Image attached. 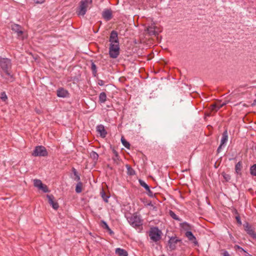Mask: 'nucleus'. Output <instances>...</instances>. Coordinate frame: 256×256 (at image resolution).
<instances>
[{
    "instance_id": "obj_1",
    "label": "nucleus",
    "mask_w": 256,
    "mask_h": 256,
    "mask_svg": "<svg viewBox=\"0 0 256 256\" xmlns=\"http://www.w3.org/2000/svg\"><path fill=\"white\" fill-rule=\"evenodd\" d=\"M92 6V0H82L77 8L76 14L78 16H84L88 10Z\"/></svg>"
},
{
    "instance_id": "obj_2",
    "label": "nucleus",
    "mask_w": 256,
    "mask_h": 256,
    "mask_svg": "<svg viewBox=\"0 0 256 256\" xmlns=\"http://www.w3.org/2000/svg\"><path fill=\"white\" fill-rule=\"evenodd\" d=\"M0 66L4 73L5 76H4L6 78H8L6 76L12 78V76L8 70L11 66L10 60L8 58H1L0 60Z\"/></svg>"
},
{
    "instance_id": "obj_3",
    "label": "nucleus",
    "mask_w": 256,
    "mask_h": 256,
    "mask_svg": "<svg viewBox=\"0 0 256 256\" xmlns=\"http://www.w3.org/2000/svg\"><path fill=\"white\" fill-rule=\"evenodd\" d=\"M162 232L156 227L151 228L149 232L150 238L154 242L160 240Z\"/></svg>"
},
{
    "instance_id": "obj_4",
    "label": "nucleus",
    "mask_w": 256,
    "mask_h": 256,
    "mask_svg": "<svg viewBox=\"0 0 256 256\" xmlns=\"http://www.w3.org/2000/svg\"><path fill=\"white\" fill-rule=\"evenodd\" d=\"M120 54L119 44H110L109 55L111 58H116Z\"/></svg>"
},
{
    "instance_id": "obj_5",
    "label": "nucleus",
    "mask_w": 256,
    "mask_h": 256,
    "mask_svg": "<svg viewBox=\"0 0 256 256\" xmlns=\"http://www.w3.org/2000/svg\"><path fill=\"white\" fill-rule=\"evenodd\" d=\"M129 224L133 227L138 228L142 224L140 217L137 215L133 214L128 218Z\"/></svg>"
},
{
    "instance_id": "obj_6",
    "label": "nucleus",
    "mask_w": 256,
    "mask_h": 256,
    "mask_svg": "<svg viewBox=\"0 0 256 256\" xmlns=\"http://www.w3.org/2000/svg\"><path fill=\"white\" fill-rule=\"evenodd\" d=\"M48 155V152L46 148L43 146H36L33 153L32 156H45Z\"/></svg>"
},
{
    "instance_id": "obj_7",
    "label": "nucleus",
    "mask_w": 256,
    "mask_h": 256,
    "mask_svg": "<svg viewBox=\"0 0 256 256\" xmlns=\"http://www.w3.org/2000/svg\"><path fill=\"white\" fill-rule=\"evenodd\" d=\"M180 242L181 240L178 239L176 237H171L168 242V250H174L176 248L178 243Z\"/></svg>"
},
{
    "instance_id": "obj_8",
    "label": "nucleus",
    "mask_w": 256,
    "mask_h": 256,
    "mask_svg": "<svg viewBox=\"0 0 256 256\" xmlns=\"http://www.w3.org/2000/svg\"><path fill=\"white\" fill-rule=\"evenodd\" d=\"M146 30L150 35L156 36L162 32V29L156 26L154 24H152L146 28Z\"/></svg>"
},
{
    "instance_id": "obj_9",
    "label": "nucleus",
    "mask_w": 256,
    "mask_h": 256,
    "mask_svg": "<svg viewBox=\"0 0 256 256\" xmlns=\"http://www.w3.org/2000/svg\"><path fill=\"white\" fill-rule=\"evenodd\" d=\"M34 185L39 190H42L44 192H48V186L43 184L40 180L35 179L34 180Z\"/></svg>"
},
{
    "instance_id": "obj_10",
    "label": "nucleus",
    "mask_w": 256,
    "mask_h": 256,
    "mask_svg": "<svg viewBox=\"0 0 256 256\" xmlns=\"http://www.w3.org/2000/svg\"><path fill=\"white\" fill-rule=\"evenodd\" d=\"M12 29L13 31L17 33L18 36L21 39L24 38L23 36L24 32L22 28L18 24H14L12 25Z\"/></svg>"
},
{
    "instance_id": "obj_11",
    "label": "nucleus",
    "mask_w": 256,
    "mask_h": 256,
    "mask_svg": "<svg viewBox=\"0 0 256 256\" xmlns=\"http://www.w3.org/2000/svg\"><path fill=\"white\" fill-rule=\"evenodd\" d=\"M244 230L247 234L251 236L252 238L256 240V233L254 232L253 228L248 223H246L244 225Z\"/></svg>"
},
{
    "instance_id": "obj_12",
    "label": "nucleus",
    "mask_w": 256,
    "mask_h": 256,
    "mask_svg": "<svg viewBox=\"0 0 256 256\" xmlns=\"http://www.w3.org/2000/svg\"><path fill=\"white\" fill-rule=\"evenodd\" d=\"M228 132H227V131L226 130L222 134V138L220 140V144L217 150V151L218 152H220L222 146L226 143V142H228Z\"/></svg>"
},
{
    "instance_id": "obj_13",
    "label": "nucleus",
    "mask_w": 256,
    "mask_h": 256,
    "mask_svg": "<svg viewBox=\"0 0 256 256\" xmlns=\"http://www.w3.org/2000/svg\"><path fill=\"white\" fill-rule=\"evenodd\" d=\"M47 198L48 200L49 204L52 206V208L54 210H57L58 207V203L54 200V197L52 195H47Z\"/></svg>"
},
{
    "instance_id": "obj_14",
    "label": "nucleus",
    "mask_w": 256,
    "mask_h": 256,
    "mask_svg": "<svg viewBox=\"0 0 256 256\" xmlns=\"http://www.w3.org/2000/svg\"><path fill=\"white\" fill-rule=\"evenodd\" d=\"M109 41L110 44H119L118 33L116 31L112 30L111 32Z\"/></svg>"
},
{
    "instance_id": "obj_15",
    "label": "nucleus",
    "mask_w": 256,
    "mask_h": 256,
    "mask_svg": "<svg viewBox=\"0 0 256 256\" xmlns=\"http://www.w3.org/2000/svg\"><path fill=\"white\" fill-rule=\"evenodd\" d=\"M225 104H226L224 102L222 103L220 102H218L215 104H214L211 105L210 110L212 111H214V112H216L220 108H222Z\"/></svg>"
},
{
    "instance_id": "obj_16",
    "label": "nucleus",
    "mask_w": 256,
    "mask_h": 256,
    "mask_svg": "<svg viewBox=\"0 0 256 256\" xmlns=\"http://www.w3.org/2000/svg\"><path fill=\"white\" fill-rule=\"evenodd\" d=\"M102 17L106 20H109L112 18V12L110 10H106L102 12Z\"/></svg>"
},
{
    "instance_id": "obj_17",
    "label": "nucleus",
    "mask_w": 256,
    "mask_h": 256,
    "mask_svg": "<svg viewBox=\"0 0 256 256\" xmlns=\"http://www.w3.org/2000/svg\"><path fill=\"white\" fill-rule=\"evenodd\" d=\"M68 94V92L63 88H60L57 90V96L60 98H66Z\"/></svg>"
},
{
    "instance_id": "obj_18",
    "label": "nucleus",
    "mask_w": 256,
    "mask_h": 256,
    "mask_svg": "<svg viewBox=\"0 0 256 256\" xmlns=\"http://www.w3.org/2000/svg\"><path fill=\"white\" fill-rule=\"evenodd\" d=\"M96 130L100 134V136L104 138L106 134V132L104 129V126L100 124L97 126Z\"/></svg>"
},
{
    "instance_id": "obj_19",
    "label": "nucleus",
    "mask_w": 256,
    "mask_h": 256,
    "mask_svg": "<svg viewBox=\"0 0 256 256\" xmlns=\"http://www.w3.org/2000/svg\"><path fill=\"white\" fill-rule=\"evenodd\" d=\"M116 254L119 256H128V252L124 249L117 248L116 250Z\"/></svg>"
},
{
    "instance_id": "obj_20",
    "label": "nucleus",
    "mask_w": 256,
    "mask_h": 256,
    "mask_svg": "<svg viewBox=\"0 0 256 256\" xmlns=\"http://www.w3.org/2000/svg\"><path fill=\"white\" fill-rule=\"evenodd\" d=\"M186 236L190 240H191L194 242H196V238L191 232H186Z\"/></svg>"
},
{
    "instance_id": "obj_21",
    "label": "nucleus",
    "mask_w": 256,
    "mask_h": 256,
    "mask_svg": "<svg viewBox=\"0 0 256 256\" xmlns=\"http://www.w3.org/2000/svg\"><path fill=\"white\" fill-rule=\"evenodd\" d=\"M106 100V95L105 92H102L99 96V102L100 103H104Z\"/></svg>"
},
{
    "instance_id": "obj_22",
    "label": "nucleus",
    "mask_w": 256,
    "mask_h": 256,
    "mask_svg": "<svg viewBox=\"0 0 256 256\" xmlns=\"http://www.w3.org/2000/svg\"><path fill=\"white\" fill-rule=\"evenodd\" d=\"M250 174L252 176H256V164L252 166L250 169Z\"/></svg>"
},
{
    "instance_id": "obj_23",
    "label": "nucleus",
    "mask_w": 256,
    "mask_h": 256,
    "mask_svg": "<svg viewBox=\"0 0 256 256\" xmlns=\"http://www.w3.org/2000/svg\"><path fill=\"white\" fill-rule=\"evenodd\" d=\"M140 184V186L146 190V191H150V188L142 180H138Z\"/></svg>"
},
{
    "instance_id": "obj_24",
    "label": "nucleus",
    "mask_w": 256,
    "mask_h": 256,
    "mask_svg": "<svg viewBox=\"0 0 256 256\" xmlns=\"http://www.w3.org/2000/svg\"><path fill=\"white\" fill-rule=\"evenodd\" d=\"M242 168V162H239L236 164V166H235V170H236V172L237 174H238L240 172Z\"/></svg>"
},
{
    "instance_id": "obj_25",
    "label": "nucleus",
    "mask_w": 256,
    "mask_h": 256,
    "mask_svg": "<svg viewBox=\"0 0 256 256\" xmlns=\"http://www.w3.org/2000/svg\"><path fill=\"white\" fill-rule=\"evenodd\" d=\"M121 141L122 144L127 148H130V144L124 138H122Z\"/></svg>"
},
{
    "instance_id": "obj_26",
    "label": "nucleus",
    "mask_w": 256,
    "mask_h": 256,
    "mask_svg": "<svg viewBox=\"0 0 256 256\" xmlns=\"http://www.w3.org/2000/svg\"><path fill=\"white\" fill-rule=\"evenodd\" d=\"M170 215L174 219L176 220H178V221H180V219L172 211L170 210Z\"/></svg>"
},
{
    "instance_id": "obj_27",
    "label": "nucleus",
    "mask_w": 256,
    "mask_h": 256,
    "mask_svg": "<svg viewBox=\"0 0 256 256\" xmlns=\"http://www.w3.org/2000/svg\"><path fill=\"white\" fill-rule=\"evenodd\" d=\"M90 156L92 158H93L94 160H97L98 158V154L94 152H92L90 154Z\"/></svg>"
},
{
    "instance_id": "obj_28",
    "label": "nucleus",
    "mask_w": 256,
    "mask_h": 256,
    "mask_svg": "<svg viewBox=\"0 0 256 256\" xmlns=\"http://www.w3.org/2000/svg\"><path fill=\"white\" fill-rule=\"evenodd\" d=\"M82 184L81 182H78L77 184L76 188V191L77 193H80L82 192Z\"/></svg>"
},
{
    "instance_id": "obj_29",
    "label": "nucleus",
    "mask_w": 256,
    "mask_h": 256,
    "mask_svg": "<svg viewBox=\"0 0 256 256\" xmlns=\"http://www.w3.org/2000/svg\"><path fill=\"white\" fill-rule=\"evenodd\" d=\"M222 176L226 182H228L230 179V176L224 172L222 173Z\"/></svg>"
},
{
    "instance_id": "obj_30",
    "label": "nucleus",
    "mask_w": 256,
    "mask_h": 256,
    "mask_svg": "<svg viewBox=\"0 0 256 256\" xmlns=\"http://www.w3.org/2000/svg\"><path fill=\"white\" fill-rule=\"evenodd\" d=\"M234 248L236 250H238L240 252H244V253L248 254V252L246 250H244L242 248L238 245H236L234 246Z\"/></svg>"
},
{
    "instance_id": "obj_31",
    "label": "nucleus",
    "mask_w": 256,
    "mask_h": 256,
    "mask_svg": "<svg viewBox=\"0 0 256 256\" xmlns=\"http://www.w3.org/2000/svg\"><path fill=\"white\" fill-rule=\"evenodd\" d=\"M181 226L182 228L184 230H189L190 229V226L186 222H184L181 224Z\"/></svg>"
},
{
    "instance_id": "obj_32",
    "label": "nucleus",
    "mask_w": 256,
    "mask_h": 256,
    "mask_svg": "<svg viewBox=\"0 0 256 256\" xmlns=\"http://www.w3.org/2000/svg\"><path fill=\"white\" fill-rule=\"evenodd\" d=\"M0 98L4 102H5L7 100L8 97L6 96V94L4 92H2L1 93Z\"/></svg>"
},
{
    "instance_id": "obj_33",
    "label": "nucleus",
    "mask_w": 256,
    "mask_h": 256,
    "mask_svg": "<svg viewBox=\"0 0 256 256\" xmlns=\"http://www.w3.org/2000/svg\"><path fill=\"white\" fill-rule=\"evenodd\" d=\"M101 194H102V198H103L104 200L106 202H108V196H106L105 194V193L102 191L101 192Z\"/></svg>"
},
{
    "instance_id": "obj_34",
    "label": "nucleus",
    "mask_w": 256,
    "mask_h": 256,
    "mask_svg": "<svg viewBox=\"0 0 256 256\" xmlns=\"http://www.w3.org/2000/svg\"><path fill=\"white\" fill-rule=\"evenodd\" d=\"M102 224H103V227L106 229L108 231H110V228H109L107 224L104 222V221H102Z\"/></svg>"
},
{
    "instance_id": "obj_35",
    "label": "nucleus",
    "mask_w": 256,
    "mask_h": 256,
    "mask_svg": "<svg viewBox=\"0 0 256 256\" xmlns=\"http://www.w3.org/2000/svg\"><path fill=\"white\" fill-rule=\"evenodd\" d=\"M236 220L237 221V222L241 225L242 224V222H241V220H240V217L239 216H238L236 217Z\"/></svg>"
},
{
    "instance_id": "obj_36",
    "label": "nucleus",
    "mask_w": 256,
    "mask_h": 256,
    "mask_svg": "<svg viewBox=\"0 0 256 256\" xmlns=\"http://www.w3.org/2000/svg\"><path fill=\"white\" fill-rule=\"evenodd\" d=\"M36 4H42L45 0H32Z\"/></svg>"
},
{
    "instance_id": "obj_37",
    "label": "nucleus",
    "mask_w": 256,
    "mask_h": 256,
    "mask_svg": "<svg viewBox=\"0 0 256 256\" xmlns=\"http://www.w3.org/2000/svg\"><path fill=\"white\" fill-rule=\"evenodd\" d=\"M104 84V82L102 80H98V85L102 86Z\"/></svg>"
},
{
    "instance_id": "obj_38",
    "label": "nucleus",
    "mask_w": 256,
    "mask_h": 256,
    "mask_svg": "<svg viewBox=\"0 0 256 256\" xmlns=\"http://www.w3.org/2000/svg\"><path fill=\"white\" fill-rule=\"evenodd\" d=\"M72 171H73V172H74V174L75 176H76V173H77V172H76V170L75 168H73V170H72Z\"/></svg>"
},
{
    "instance_id": "obj_39",
    "label": "nucleus",
    "mask_w": 256,
    "mask_h": 256,
    "mask_svg": "<svg viewBox=\"0 0 256 256\" xmlns=\"http://www.w3.org/2000/svg\"><path fill=\"white\" fill-rule=\"evenodd\" d=\"M96 65H95L94 64H92V69L93 70H96Z\"/></svg>"
},
{
    "instance_id": "obj_40",
    "label": "nucleus",
    "mask_w": 256,
    "mask_h": 256,
    "mask_svg": "<svg viewBox=\"0 0 256 256\" xmlns=\"http://www.w3.org/2000/svg\"><path fill=\"white\" fill-rule=\"evenodd\" d=\"M147 192L150 196L152 195V192L150 190V191H147Z\"/></svg>"
},
{
    "instance_id": "obj_41",
    "label": "nucleus",
    "mask_w": 256,
    "mask_h": 256,
    "mask_svg": "<svg viewBox=\"0 0 256 256\" xmlns=\"http://www.w3.org/2000/svg\"><path fill=\"white\" fill-rule=\"evenodd\" d=\"M114 154H115L116 157H118V152L116 150H114Z\"/></svg>"
},
{
    "instance_id": "obj_42",
    "label": "nucleus",
    "mask_w": 256,
    "mask_h": 256,
    "mask_svg": "<svg viewBox=\"0 0 256 256\" xmlns=\"http://www.w3.org/2000/svg\"><path fill=\"white\" fill-rule=\"evenodd\" d=\"M252 105H256V99L254 100Z\"/></svg>"
},
{
    "instance_id": "obj_43",
    "label": "nucleus",
    "mask_w": 256,
    "mask_h": 256,
    "mask_svg": "<svg viewBox=\"0 0 256 256\" xmlns=\"http://www.w3.org/2000/svg\"><path fill=\"white\" fill-rule=\"evenodd\" d=\"M108 232H110V234H112V233H113L112 231V230H110V231H108Z\"/></svg>"
},
{
    "instance_id": "obj_44",
    "label": "nucleus",
    "mask_w": 256,
    "mask_h": 256,
    "mask_svg": "<svg viewBox=\"0 0 256 256\" xmlns=\"http://www.w3.org/2000/svg\"><path fill=\"white\" fill-rule=\"evenodd\" d=\"M77 178H78V180H79L80 179V176H77Z\"/></svg>"
}]
</instances>
